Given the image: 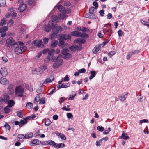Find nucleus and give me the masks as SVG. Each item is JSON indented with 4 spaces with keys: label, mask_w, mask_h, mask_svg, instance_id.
<instances>
[{
    "label": "nucleus",
    "mask_w": 149,
    "mask_h": 149,
    "mask_svg": "<svg viewBox=\"0 0 149 149\" xmlns=\"http://www.w3.org/2000/svg\"><path fill=\"white\" fill-rule=\"evenodd\" d=\"M57 9L61 13L64 12L65 10V8L63 6L61 5H58L57 6Z\"/></svg>",
    "instance_id": "nucleus-21"
},
{
    "label": "nucleus",
    "mask_w": 149,
    "mask_h": 149,
    "mask_svg": "<svg viewBox=\"0 0 149 149\" xmlns=\"http://www.w3.org/2000/svg\"><path fill=\"white\" fill-rule=\"evenodd\" d=\"M128 94V92H126L118 96V98L120 101H124L127 97Z\"/></svg>",
    "instance_id": "nucleus-8"
},
{
    "label": "nucleus",
    "mask_w": 149,
    "mask_h": 149,
    "mask_svg": "<svg viewBox=\"0 0 149 149\" xmlns=\"http://www.w3.org/2000/svg\"><path fill=\"white\" fill-rule=\"evenodd\" d=\"M26 106L29 109L32 108L33 107V104L31 102H28L26 104Z\"/></svg>",
    "instance_id": "nucleus-46"
},
{
    "label": "nucleus",
    "mask_w": 149,
    "mask_h": 149,
    "mask_svg": "<svg viewBox=\"0 0 149 149\" xmlns=\"http://www.w3.org/2000/svg\"><path fill=\"white\" fill-rule=\"evenodd\" d=\"M7 103H8V106L10 107H11L15 104V102L14 101L12 100H9Z\"/></svg>",
    "instance_id": "nucleus-28"
},
{
    "label": "nucleus",
    "mask_w": 149,
    "mask_h": 149,
    "mask_svg": "<svg viewBox=\"0 0 149 149\" xmlns=\"http://www.w3.org/2000/svg\"><path fill=\"white\" fill-rule=\"evenodd\" d=\"M56 134L58 136H59L62 139H63L64 140H66V137L65 135L61 133H57Z\"/></svg>",
    "instance_id": "nucleus-30"
},
{
    "label": "nucleus",
    "mask_w": 149,
    "mask_h": 149,
    "mask_svg": "<svg viewBox=\"0 0 149 149\" xmlns=\"http://www.w3.org/2000/svg\"><path fill=\"white\" fill-rule=\"evenodd\" d=\"M34 45L38 47H42L43 46L42 42L41 40H36L33 42Z\"/></svg>",
    "instance_id": "nucleus-10"
},
{
    "label": "nucleus",
    "mask_w": 149,
    "mask_h": 149,
    "mask_svg": "<svg viewBox=\"0 0 149 149\" xmlns=\"http://www.w3.org/2000/svg\"><path fill=\"white\" fill-rule=\"evenodd\" d=\"M51 122L49 119H45V125L46 126H49L51 123Z\"/></svg>",
    "instance_id": "nucleus-38"
},
{
    "label": "nucleus",
    "mask_w": 149,
    "mask_h": 149,
    "mask_svg": "<svg viewBox=\"0 0 149 149\" xmlns=\"http://www.w3.org/2000/svg\"><path fill=\"white\" fill-rule=\"evenodd\" d=\"M16 113L18 117L20 118H22L23 117V115L21 111H17Z\"/></svg>",
    "instance_id": "nucleus-52"
},
{
    "label": "nucleus",
    "mask_w": 149,
    "mask_h": 149,
    "mask_svg": "<svg viewBox=\"0 0 149 149\" xmlns=\"http://www.w3.org/2000/svg\"><path fill=\"white\" fill-rule=\"evenodd\" d=\"M66 115L67 118H73V115L70 113H67Z\"/></svg>",
    "instance_id": "nucleus-53"
},
{
    "label": "nucleus",
    "mask_w": 149,
    "mask_h": 149,
    "mask_svg": "<svg viewBox=\"0 0 149 149\" xmlns=\"http://www.w3.org/2000/svg\"><path fill=\"white\" fill-rule=\"evenodd\" d=\"M117 33L119 36H122V35L124 33L120 29L118 31Z\"/></svg>",
    "instance_id": "nucleus-59"
},
{
    "label": "nucleus",
    "mask_w": 149,
    "mask_h": 149,
    "mask_svg": "<svg viewBox=\"0 0 149 149\" xmlns=\"http://www.w3.org/2000/svg\"><path fill=\"white\" fill-rule=\"evenodd\" d=\"M104 10H102L99 11V13L101 16H104Z\"/></svg>",
    "instance_id": "nucleus-63"
},
{
    "label": "nucleus",
    "mask_w": 149,
    "mask_h": 149,
    "mask_svg": "<svg viewBox=\"0 0 149 149\" xmlns=\"http://www.w3.org/2000/svg\"><path fill=\"white\" fill-rule=\"evenodd\" d=\"M65 145L64 143H61L58 144L56 145L55 148H63L65 147Z\"/></svg>",
    "instance_id": "nucleus-32"
},
{
    "label": "nucleus",
    "mask_w": 149,
    "mask_h": 149,
    "mask_svg": "<svg viewBox=\"0 0 149 149\" xmlns=\"http://www.w3.org/2000/svg\"><path fill=\"white\" fill-rule=\"evenodd\" d=\"M8 28L6 26L3 27L0 29V33L6 32Z\"/></svg>",
    "instance_id": "nucleus-40"
},
{
    "label": "nucleus",
    "mask_w": 149,
    "mask_h": 149,
    "mask_svg": "<svg viewBox=\"0 0 149 149\" xmlns=\"http://www.w3.org/2000/svg\"><path fill=\"white\" fill-rule=\"evenodd\" d=\"M49 54L47 56V58L49 61H53L56 58L52 55V54L50 52H49Z\"/></svg>",
    "instance_id": "nucleus-17"
},
{
    "label": "nucleus",
    "mask_w": 149,
    "mask_h": 149,
    "mask_svg": "<svg viewBox=\"0 0 149 149\" xmlns=\"http://www.w3.org/2000/svg\"><path fill=\"white\" fill-rule=\"evenodd\" d=\"M61 56V54L59 55L56 58V60L54 61L53 65V67L54 69L57 68L62 65L63 60L60 58Z\"/></svg>",
    "instance_id": "nucleus-1"
},
{
    "label": "nucleus",
    "mask_w": 149,
    "mask_h": 149,
    "mask_svg": "<svg viewBox=\"0 0 149 149\" xmlns=\"http://www.w3.org/2000/svg\"><path fill=\"white\" fill-rule=\"evenodd\" d=\"M69 79L68 75H66L63 79L64 81H68L69 80Z\"/></svg>",
    "instance_id": "nucleus-62"
},
{
    "label": "nucleus",
    "mask_w": 149,
    "mask_h": 149,
    "mask_svg": "<svg viewBox=\"0 0 149 149\" xmlns=\"http://www.w3.org/2000/svg\"><path fill=\"white\" fill-rule=\"evenodd\" d=\"M4 127L6 128V130H9L10 128V126L7 123H6Z\"/></svg>",
    "instance_id": "nucleus-58"
},
{
    "label": "nucleus",
    "mask_w": 149,
    "mask_h": 149,
    "mask_svg": "<svg viewBox=\"0 0 149 149\" xmlns=\"http://www.w3.org/2000/svg\"><path fill=\"white\" fill-rule=\"evenodd\" d=\"M51 24H49V22L48 24L45 26V30L47 32H49L51 31L52 29Z\"/></svg>",
    "instance_id": "nucleus-18"
},
{
    "label": "nucleus",
    "mask_w": 149,
    "mask_h": 149,
    "mask_svg": "<svg viewBox=\"0 0 149 149\" xmlns=\"http://www.w3.org/2000/svg\"><path fill=\"white\" fill-rule=\"evenodd\" d=\"M15 45H18V43L15 42L12 37H10L7 39L6 44V47H10L11 46L12 47Z\"/></svg>",
    "instance_id": "nucleus-2"
},
{
    "label": "nucleus",
    "mask_w": 149,
    "mask_h": 149,
    "mask_svg": "<svg viewBox=\"0 0 149 149\" xmlns=\"http://www.w3.org/2000/svg\"><path fill=\"white\" fill-rule=\"evenodd\" d=\"M139 51L137 50H134V51H132V52H130L129 53L131 54V55L132 56L135 54L138 53H139Z\"/></svg>",
    "instance_id": "nucleus-56"
},
{
    "label": "nucleus",
    "mask_w": 149,
    "mask_h": 149,
    "mask_svg": "<svg viewBox=\"0 0 149 149\" xmlns=\"http://www.w3.org/2000/svg\"><path fill=\"white\" fill-rule=\"evenodd\" d=\"M121 137L124 140H127L129 138V136L127 135V134L124 132L123 133Z\"/></svg>",
    "instance_id": "nucleus-35"
},
{
    "label": "nucleus",
    "mask_w": 149,
    "mask_h": 149,
    "mask_svg": "<svg viewBox=\"0 0 149 149\" xmlns=\"http://www.w3.org/2000/svg\"><path fill=\"white\" fill-rule=\"evenodd\" d=\"M10 107H9L8 106H6L4 109V110L5 113H9L10 111V109H9Z\"/></svg>",
    "instance_id": "nucleus-42"
},
{
    "label": "nucleus",
    "mask_w": 149,
    "mask_h": 149,
    "mask_svg": "<svg viewBox=\"0 0 149 149\" xmlns=\"http://www.w3.org/2000/svg\"><path fill=\"white\" fill-rule=\"evenodd\" d=\"M70 49L71 51H74L76 50H79L78 47L76 45H74L70 47Z\"/></svg>",
    "instance_id": "nucleus-26"
},
{
    "label": "nucleus",
    "mask_w": 149,
    "mask_h": 149,
    "mask_svg": "<svg viewBox=\"0 0 149 149\" xmlns=\"http://www.w3.org/2000/svg\"><path fill=\"white\" fill-rule=\"evenodd\" d=\"M51 25L53 31L57 33H59L60 31L62 30V28L57 24H55Z\"/></svg>",
    "instance_id": "nucleus-6"
},
{
    "label": "nucleus",
    "mask_w": 149,
    "mask_h": 149,
    "mask_svg": "<svg viewBox=\"0 0 149 149\" xmlns=\"http://www.w3.org/2000/svg\"><path fill=\"white\" fill-rule=\"evenodd\" d=\"M60 19L59 17H58L55 15H53L52 16V20L49 21V24H53V22L56 23L59 21Z\"/></svg>",
    "instance_id": "nucleus-9"
},
{
    "label": "nucleus",
    "mask_w": 149,
    "mask_h": 149,
    "mask_svg": "<svg viewBox=\"0 0 149 149\" xmlns=\"http://www.w3.org/2000/svg\"><path fill=\"white\" fill-rule=\"evenodd\" d=\"M33 136V134L32 133H30L29 134H26L25 135L24 137L27 139H29L32 137Z\"/></svg>",
    "instance_id": "nucleus-43"
},
{
    "label": "nucleus",
    "mask_w": 149,
    "mask_h": 149,
    "mask_svg": "<svg viewBox=\"0 0 149 149\" xmlns=\"http://www.w3.org/2000/svg\"><path fill=\"white\" fill-rule=\"evenodd\" d=\"M116 53V52L115 51H112L109 52L108 53V55L110 57H112Z\"/></svg>",
    "instance_id": "nucleus-48"
},
{
    "label": "nucleus",
    "mask_w": 149,
    "mask_h": 149,
    "mask_svg": "<svg viewBox=\"0 0 149 149\" xmlns=\"http://www.w3.org/2000/svg\"><path fill=\"white\" fill-rule=\"evenodd\" d=\"M97 129L99 131L102 132L103 131L104 128L102 126H99L97 127Z\"/></svg>",
    "instance_id": "nucleus-57"
},
{
    "label": "nucleus",
    "mask_w": 149,
    "mask_h": 149,
    "mask_svg": "<svg viewBox=\"0 0 149 149\" xmlns=\"http://www.w3.org/2000/svg\"><path fill=\"white\" fill-rule=\"evenodd\" d=\"M15 53L17 54H21L22 53V50L21 47H17L14 50Z\"/></svg>",
    "instance_id": "nucleus-13"
},
{
    "label": "nucleus",
    "mask_w": 149,
    "mask_h": 149,
    "mask_svg": "<svg viewBox=\"0 0 149 149\" xmlns=\"http://www.w3.org/2000/svg\"><path fill=\"white\" fill-rule=\"evenodd\" d=\"M59 17L60 19H64L67 17V16L64 12L62 13H61L59 15Z\"/></svg>",
    "instance_id": "nucleus-20"
},
{
    "label": "nucleus",
    "mask_w": 149,
    "mask_h": 149,
    "mask_svg": "<svg viewBox=\"0 0 149 149\" xmlns=\"http://www.w3.org/2000/svg\"><path fill=\"white\" fill-rule=\"evenodd\" d=\"M78 71L80 73H83L85 72L86 70L84 68H82L79 70Z\"/></svg>",
    "instance_id": "nucleus-61"
},
{
    "label": "nucleus",
    "mask_w": 149,
    "mask_h": 149,
    "mask_svg": "<svg viewBox=\"0 0 149 149\" xmlns=\"http://www.w3.org/2000/svg\"><path fill=\"white\" fill-rule=\"evenodd\" d=\"M76 94L74 91H72V94L70 95L68 98V100H73L74 98V97L76 96Z\"/></svg>",
    "instance_id": "nucleus-25"
},
{
    "label": "nucleus",
    "mask_w": 149,
    "mask_h": 149,
    "mask_svg": "<svg viewBox=\"0 0 149 149\" xmlns=\"http://www.w3.org/2000/svg\"><path fill=\"white\" fill-rule=\"evenodd\" d=\"M140 22L143 25L146 26H149V24H148V22L145 21H144L143 20H140Z\"/></svg>",
    "instance_id": "nucleus-47"
},
{
    "label": "nucleus",
    "mask_w": 149,
    "mask_h": 149,
    "mask_svg": "<svg viewBox=\"0 0 149 149\" xmlns=\"http://www.w3.org/2000/svg\"><path fill=\"white\" fill-rule=\"evenodd\" d=\"M58 44V42L57 41L53 40L51 43V46L52 47H56L57 45Z\"/></svg>",
    "instance_id": "nucleus-24"
},
{
    "label": "nucleus",
    "mask_w": 149,
    "mask_h": 149,
    "mask_svg": "<svg viewBox=\"0 0 149 149\" xmlns=\"http://www.w3.org/2000/svg\"><path fill=\"white\" fill-rule=\"evenodd\" d=\"M56 88L55 87H54L52 88L49 89L48 90V94L49 95H52L54 93L55 90Z\"/></svg>",
    "instance_id": "nucleus-37"
},
{
    "label": "nucleus",
    "mask_w": 149,
    "mask_h": 149,
    "mask_svg": "<svg viewBox=\"0 0 149 149\" xmlns=\"http://www.w3.org/2000/svg\"><path fill=\"white\" fill-rule=\"evenodd\" d=\"M14 23L13 21L11 19L9 21L8 23V26H10L12 24H13Z\"/></svg>",
    "instance_id": "nucleus-64"
},
{
    "label": "nucleus",
    "mask_w": 149,
    "mask_h": 149,
    "mask_svg": "<svg viewBox=\"0 0 149 149\" xmlns=\"http://www.w3.org/2000/svg\"><path fill=\"white\" fill-rule=\"evenodd\" d=\"M40 98L39 96H36L35 99L34 103L36 104H37L38 102L40 100Z\"/></svg>",
    "instance_id": "nucleus-45"
},
{
    "label": "nucleus",
    "mask_w": 149,
    "mask_h": 149,
    "mask_svg": "<svg viewBox=\"0 0 149 149\" xmlns=\"http://www.w3.org/2000/svg\"><path fill=\"white\" fill-rule=\"evenodd\" d=\"M64 43V41L63 39H61V37L60 36L59 38V43L58 45L60 46H62L63 45Z\"/></svg>",
    "instance_id": "nucleus-36"
},
{
    "label": "nucleus",
    "mask_w": 149,
    "mask_h": 149,
    "mask_svg": "<svg viewBox=\"0 0 149 149\" xmlns=\"http://www.w3.org/2000/svg\"><path fill=\"white\" fill-rule=\"evenodd\" d=\"M1 73L3 77H6L8 74V72L6 69L5 68H1Z\"/></svg>",
    "instance_id": "nucleus-16"
},
{
    "label": "nucleus",
    "mask_w": 149,
    "mask_h": 149,
    "mask_svg": "<svg viewBox=\"0 0 149 149\" xmlns=\"http://www.w3.org/2000/svg\"><path fill=\"white\" fill-rule=\"evenodd\" d=\"M6 22V19L4 18L0 22V25L2 26L3 25H5Z\"/></svg>",
    "instance_id": "nucleus-41"
},
{
    "label": "nucleus",
    "mask_w": 149,
    "mask_h": 149,
    "mask_svg": "<svg viewBox=\"0 0 149 149\" xmlns=\"http://www.w3.org/2000/svg\"><path fill=\"white\" fill-rule=\"evenodd\" d=\"M102 142L101 139L97 141L96 142V145L98 146H100L102 143Z\"/></svg>",
    "instance_id": "nucleus-55"
},
{
    "label": "nucleus",
    "mask_w": 149,
    "mask_h": 149,
    "mask_svg": "<svg viewBox=\"0 0 149 149\" xmlns=\"http://www.w3.org/2000/svg\"><path fill=\"white\" fill-rule=\"evenodd\" d=\"M90 72L91 75L89 77V79L90 80H91L95 76L96 72L95 71H91Z\"/></svg>",
    "instance_id": "nucleus-23"
},
{
    "label": "nucleus",
    "mask_w": 149,
    "mask_h": 149,
    "mask_svg": "<svg viewBox=\"0 0 149 149\" xmlns=\"http://www.w3.org/2000/svg\"><path fill=\"white\" fill-rule=\"evenodd\" d=\"M57 34L56 33H53L52 34L50 35V37L51 39H54L57 36Z\"/></svg>",
    "instance_id": "nucleus-50"
},
{
    "label": "nucleus",
    "mask_w": 149,
    "mask_h": 149,
    "mask_svg": "<svg viewBox=\"0 0 149 149\" xmlns=\"http://www.w3.org/2000/svg\"><path fill=\"white\" fill-rule=\"evenodd\" d=\"M111 130V128H109L107 130L104 131L103 132V133L104 134H107Z\"/></svg>",
    "instance_id": "nucleus-51"
},
{
    "label": "nucleus",
    "mask_w": 149,
    "mask_h": 149,
    "mask_svg": "<svg viewBox=\"0 0 149 149\" xmlns=\"http://www.w3.org/2000/svg\"><path fill=\"white\" fill-rule=\"evenodd\" d=\"M42 73L39 68H36L32 70V73L34 74H38Z\"/></svg>",
    "instance_id": "nucleus-14"
},
{
    "label": "nucleus",
    "mask_w": 149,
    "mask_h": 149,
    "mask_svg": "<svg viewBox=\"0 0 149 149\" xmlns=\"http://www.w3.org/2000/svg\"><path fill=\"white\" fill-rule=\"evenodd\" d=\"M26 7L27 6L26 4H22L19 7L18 9L20 12H22L26 9Z\"/></svg>",
    "instance_id": "nucleus-19"
},
{
    "label": "nucleus",
    "mask_w": 149,
    "mask_h": 149,
    "mask_svg": "<svg viewBox=\"0 0 149 149\" xmlns=\"http://www.w3.org/2000/svg\"><path fill=\"white\" fill-rule=\"evenodd\" d=\"M27 2L28 4L29 5H31L35 2L34 0H28Z\"/></svg>",
    "instance_id": "nucleus-60"
},
{
    "label": "nucleus",
    "mask_w": 149,
    "mask_h": 149,
    "mask_svg": "<svg viewBox=\"0 0 149 149\" xmlns=\"http://www.w3.org/2000/svg\"><path fill=\"white\" fill-rule=\"evenodd\" d=\"M26 119H24L23 120H22L20 121V125H19V127H22L24 124L27 123V119L26 118Z\"/></svg>",
    "instance_id": "nucleus-29"
},
{
    "label": "nucleus",
    "mask_w": 149,
    "mask_h": 149,
    "mask_svg": "<svg viewBox=\"0 0 149 149\" xmlns=\"http://www.w3.org/2000/svg\"><path fill=\"white\" fill-rule=\"evenodd\" d=\"M9 81L5 78L1 77L0 78V83L3 85H6L8 83Z\"/></svg>",
    "instance_id": "nucleus-15"
},
{
    "label": "nucleus",
    "mask_w": 149,
    "mask_h": 149,
    "mask_svg": "<svg viewBox=\"0 0 149 149\" xmlns=\"http://www.w3.org/2000/svg\"><path fill=\"white\" fill-rule=\"evenodd\" d=\"M6 5L5 0H0V7H4Z\"/></svg>",
    "instance_id": "nucleus-39"
},
{
    "label": "nucleus",
    "mask_w": 149,
    "mask_h": 149,
    "mask_svg": "<svg viewBox=\"0 0 149 149\" xmlns=\"http://www.w3.org/2000/svg\"><path fill=\"white\" fill-rule=\"evenodd\" d=\"M54 80V77L53 76H48L44 81H42L41 82L42 84H45L52 82V80Z\"/></svg>",
    "instance_id": "nucleus-7"
},
{
    "label": "nucleus",
    "mask_w": 149,
    "mask_h": 149,
    "mask_svg": "<svg viewBox=\"0 0 149 149\" xmlns=\"http://www.w3.org/2000/svg\"><path fill=\"white\" fill-rule=\"evenodd\" d=\"M47 143L48 145L54 146L56 145V143L52 140H48L47 141Z\"/></svg>",
    "instance_id": "nucleus-31"
},
{
    "label": "nucleus",
    "mask_w": 149,
    "mask_h": 149,
    "mask_svg": "<svg viewBox=\"0 0 149 149\" xmlns=\"http://www.w3.org/2000/svg\"><path fill=\"white\" fill-rule=\"evenodd\" d=\"M62 48L63 49L62 54L64 55V58L66 59H68L71 57V54L68 52V49L64 47V46H63Z\"/></svg>",
    "instance_id": "nucleus-4"
},
{
    "label": "nucleus",
    "mask_w": 149,
    "mask_h": 149,
    "mask_svg": "<svg viewBox=\"0 0 149 149\" xmlns=\"http://www.w3.org/2000/svg\"><path fill=\"white\" fill-rule=\"evenodd\" d=\"M100 46H95L93 50V53L94 54H97L100 50Z\"/></svg>",
    "instance_id": "nucleus-22"
},
{
    "label": "nucleus",
    "mask_w": 149,
    "mask_h": 149,
    "mask_svg": "<svg viewBox=\"0 0 149 149\" xmlns=\"http://www.w3.org/2000/svg\"><path fill=\"white\" fill-rule=\"evenodd\" d=\"M24 92V88L21 86H18L15 88V93L17 96L20 97H22L23 96V93Z\"/></svg>",
    "instance_id": "nucleus-3"
},
{
    "label": "nucleus",
    "mask_w": 149,
    "mask_h": 149,
    "mask_svg": "<svg viewBox=\"0 0 149 149\" xmlns=\"http://www.w3.org/2000/svg\"><path fill=\"white\" fill-rule=\"evenodd\" d=\"M76 41L78 43V44H84L85 42V40L82 39H81V38H79L78 39H77Z\"/></svg>",
    "instance_id": "nucleus-27"
},
{
    "label": "nucleus",
    "mask_w": 149,
    "mask_h": 149,
    "mask_svg": "<svg viewBox=\"0 0 149 149\" xmlns=\"http://www.w3.org/2000/svg\"><path fill=\"white\" fill-rule=\"evenodd\" d=\"M60 36L61 37V39H63V40H68L71 38V36L70 35L61 34L60 35Z\"/></svg>",
    "instance_id": "nucleus-11"
},
{
    "label": "nucleus",
    "mask_w": 149,
    "mask_h": 149,
    "mask_svg": "<svg viewBox=\"0 0 149 149\" xmlns=\"http://www.w3.org/2000/svg\"><path fill=\"white\" fill-rule=\"evenodd\" d=\"M71 34L72 36L76 37H81V36H82V33L80 32L77 31H74L71 32Z\"/></svg>",
    "instance_id": "nucleus-12"
},
{
    "label": "nucleus",
    "mask_w": 149,
    "mask_h": 149,
    "mask_svg": "<svg viewBox=\"0 0 149 149\" xmlns=\"http://www.w3.org/2000/svg\"><path fill=\"white\" fill-rule=\"evenodd\" d=\"M4 103H7V102L9 101V97L8 95H6L4 96Z\"/></svg>",
    "instance_id": "nucleus-44"
},
{
    "label": "nucleus",
    "mask_w": 149,
    "mask_h": 149,
    "mask_svg": "<svg viewBox=\"0 0 149 149\" xmlns=\"http://www.w3.org/2000/svg\"><path fill=\"white\" fill-rule=\"evenodd\" d=\"M88 17V18L90 19H94L95 18V16L94 13L92 14H89V17Z\"/></svg>",
    "instance_id": "nucleus-49"
},
{
    "label": "nucleus",
    "mask_w": 149,
    "mask_h": 149,
    "mask_svg": "<svg viewBox=\"0 0 149 149\" xmlns=\"http://www.w3.org/2000/svg\"><path fill=\"white\" fill-rule=\"evenodd\" d=\"M41 143V141L38 140L37 139L33 140L32 142V143L35 145H38L40 144Z\"/></svg>",
    "instance_id": "nucleus-33"
},
{
    "label": "nucleus",
    "mask_w": 149,
    "mask_h": 149,
    "mask_svg": "<svg viewBox=\"0 0 149 149\" xmlns=\"http://www.w3.org/2000/svg\"><path fill=\"white\" fill-rule=\"evenodd\" d=\"M7 89V92L9 95H13L15 91L13 84L10 83L8 86Z\"/></svg>",
    "instance_id": "nucleus-5"
},
{
    "label": "nucleus",
    "mask_w": 149,
    "mask_h": 149,
    "mask_svg": "<svg viewBox=\"0 0 149 149\" xmlns=\"http://www.w3.org/2000/svg\"><path fill=\"white\" fill-rule=\"evenodd\" d=\"M95 9V8L94 7L90 8L89 10V13L90 14H92V13H93Z\"/></svg>",
    "instance_id": "nucleus-54"
},
{
    "label": "nucleus",
    "mask_w": 149,
    "mask_h": 149,
    "mask_svg": "<svg viewBox=\"0 0 149 149\" xmlns=\"http://www.w3.org/2000/svg\"><path fill=\"white\" fill-rule=\"evenodd\" d=\"M70 85L69 84L67 83L66 84H61V86L59 88H67L70 86Z\"/></svg>",
    "instance_id": "nucleus-34"
}]
</instances>
